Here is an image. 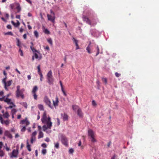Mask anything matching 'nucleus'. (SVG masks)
Segmentation results:
<instances>
[{
	"label": "nucleus",
	"mask_w": 159,
	"mask_h": 159,
	"mask_svg": "<svg viewBox=\"0 0 159 159\" xmlns=\"http://www.w3.org/2000/svg\"><path fill=\"white\" fill-rule=\"evenodd\" d=\"M9 116L10 115L7 111H6L2 115V116H3L4 118H8Z\"/></svg>",
	"instance_id": "aec40b11"
},
{
	"label": "nucleus",
	"mask_w": 159,
	"mask_h": 159,
	"mask_svg": "<svg viewBox=\"0 0 159 159\" xmlns=\"http://www.w3.org/2000/svg\"><path fill=\"white\" fill-rule=\"evenodd\" d=\"M23 30H24L22 28H21L20 29V33H22L23 32Z\"/></svg>",
	"instance_id": "774afa93"
},
{
	"label": "nucleus",
	"mask_w": 159,
	"mask_h": 159,
	"mask_svg": "<svg viewBox=\"0 0 159 159\" xmlns=\"http://www.w3.org/2000/svg\"><path fill=\"white\" fill-rule=\"evenodd\" d=\"M3 133V130L2 128L1 127L0 128V135H2Z\"/></svg>",
	"instance_id": "680f3d73"
},
{
	"label": "nucleus",
	"mask_w": 159,
	"mask_h": 159,
	"mask_svg": "<svg viewBox=\"0 0 159 159\" xmlns=\"http://www.w3.org/2000/svg\"><path fill=\"white\" fill-rule=\"evenodd\" d=\"M41 146L44 148H45L47 147V145L45 143L42 144Z\"/></svg>",
	"instance_id": "13d9d810"
},
{
	"label": "nucleus",
	"mask_w": 159,
	"mask_h": 159,
	"mask_svg": "<svg viewBox=\"0 0 159 159\" xmlns=\"http://www.w3.org/2000/svg\"><path fill=\"white\" fill-rule=\"evenodd\" d=\"M74 151V150L72 148H71L69 150V152L70 154H72Z\"/></svg>",
	"instance_id": "e433bc0d"
},
{
	"label": "nucleus",
	"mask_w": 159,
	"mask_h": 159,
	"mask_svg": "<svg viewBox=\"0 0 159 159\" xmlns=\"http://www.w3.org/2000/svg\"><path fill=\"white\" fill-rule=\"evenodd\" d=\"M16 111V109H12L11 111V112L12 114H13V115L15 114Z\"/></svg>",
	"instance_id": "58836bf2"
},
{
	"label": "nucleus",
	"mask_w": 159,
	"mask_h": 159,
	"mask_svg": "<svg viewBox=\"0 0 159 159\" xmlns=\"http://www.w3.org/2000/svg\"><path fill=\"white\" fill-rule=\"evenodd\" d=\"M5 97L4 96L2 98H0V101H4V100H5Z\"/></svg>",
	"instance_id": "052dcab7"
},
{
	"label": "nucleus",
	"mask_w": 159,
	"mask_h": 159,
	"mask_svg": "<svg viewBox=\"0 0 159 159\" xmlns=\"http://www.w3.org/2000/svg\"><path fill=\"white\" fill-rule=\"evenodd\" d=\"M57 124L58 125H60V122L59 119L58 118H57Z\"/></svg>",
	"instance_id": "603ef678"
},
{
	"label": "nucleus",
	"mask_w": 159,
	"mask_h": 159,
	"mask_svg": "<svg viewBox=\"0 0 159 159\" xmlns=\"http://www.w3.org/2000/svg\"><path fill=\"white\" fill-rule=\"evenodd\" d=\"M44 124H46L47 126H48V129H51L52 125V123L51 121V118L48 117V120Z\"/></svg>",
	"instance_id": "0eeeda50"
},
{
	"label": "nucleus",
	"mask_w": 159,
	"mask_h": 159,
	"mask_svg": "<svg viewBox=\"0 0 159 159\" xmlns=\"http://www.w3.org/2000/svg\"><path fill=\"white\" fill-rule=\"evenodd\" d=\"M83 19L84 21H85L88 24H89L90 25H91V23L90 20L86 16H83Z\"/></svg>",
	"instance_id": "1a4fd4ad"
},
{
	"label": "nucleus",
	"mask_w": 159,
	"mask_h": 159,
	"mask_svg": "<svg viewBox=\"0 0 159 159\" xmlns=\"http://www.w3.org/2000/svg\"><path fill=\"white\" fill-rule=\"evenodd\" d=\"M88 135L91 138V142L93 143L96 142V140L95 138V133L91 129H89L88 131Z\"/></svg>",
	"instance_id": "f03ea898"
},
{
	"label": "nucleus",
	"mask_w": 159,
	"mask_h": 159,
	"mask_svg": "<svg viewBox=\"0 0 159 159\" xmlns=\"http://www.w3.org/2000/svg\"><path fill=\"white\" fill-rule=\"evenodd\" d=\"M48 117L47 116V114L46 111H44L43 113L42 117L41 119V121L43 123H45L48 120Z\"/></svg>",
	"instance_id": "423d86ee"
},
{
	"label": "nucleus",
	"mask_w": 159,
	"mask_h": 159,
	"mask_svg": "<svg viewBox=\"0 0 159 159\" xmlns=\"http://www.w3.org/2000/svg\"><path fill=\"white\" fill-rule=\"evenodd\" d=\"M4 102L7 103L8 104L12 105H13L14 107H16V105L13 103L11 101V99L6 98L5 100H4Z\"/></svg>",
	"instance_id": "9d476101"
},
{
	"label": "nucleus",
	"mask_w": 159,
	"mask_h": 159,
	"mask_svg": "<svg viewBox=\"0 0 159 159\" xmlns=\"http://www.w3.org/2000/svg\"><path fill=\"white\" fill-rule=\"evenodd\" d=\"M47 16L49 20L51 21L52 22H54L55 18V16L48 14H47Z\"/></svg>",
	"instance_id": "6e6552de"
},
{
	"label": "nucleus",
	"mask_w": 159,
	"mask_h": 159,
	"mask_svg": "<svg viewBox=\"0 0 159 159\" xmlns=\"http://www.w3.org/2000/svg\"><path fill=\"white\" fill-rule=\"evenodd\" d=\"M37 69L38 70V73L39 74V73H41V70H40V65H39L37 67Z\"/></svg>",
	"instance_id": "4c0bfd02"
},
{
	"label": "nucleus",
	"mask_w": 159,
	"mask_h": 159,
	"mask_svg": "<svg viewBox=\"0 0 159 159\" xmlns=\"http://www.w3.org/2000/svg\"><path fill=\"white\" fill-rule=\"evenodd\" d=\"M92 104L93 106H97V104L94 100H93L92 101Z\"/></svg>",
	"instance_id": "3c124183"
},
{
	"label": "nucleus",
	"mask_w": 159,
	"mask_h": 159,
	"mask_svg": "<svg viewBox=\"0 0 159 159\" xmlns=\"http://www.w3.org/2000/svg\"><path fill=\"white\" fill-rule=\"evenodd\" d=\"M42 152L43 155H45L46 153V149H43Z\"/></svg>",
	"instance_id": "8fccbe9b"
},
{
	"label": "nucleus",
	"mask_w": 159,
	"mask_h": 159,
	"mask_svg": "<svg viewBox=\"0 0 159 159\" xmlns=\"http://www.w3.org/2000/svg\"><path fill=\"white\" fill-rule=\"evenodd\" d=\"M34 34L35 36L38 38L39 37V35L38 31L36 30H35L34 32Z\"/></svg>",
	"instance_id": "c85d7f7f"
},
{
	"label": "nucleus",
	"mask_w": 159,
	"mask_h": 159,
	"mask_svg": "<svg viewBox=\"0 0 159 159\" xmlns=\"http://www.w3.org/2000/svg\"><path fill=\"white\" fill-rule=\"evenodd\" d=\"M19 52L20 53V55L21 56H23V52L22 50L20 48L19 49Z\"/></svg>",
	"instance_id": "473e14b6"
},
{
	"label": "nucleus",
	"mask_w": 159,
	"mask_h": 159,
	"mask_svg": "<svg viewBox=\"0 0 159 159\" xmlns=\"http://www.w3.org/2000/svg\"><path fill=\"white\" fill-rule=\"evenodd\" d=\"M48 82L49 84H53L54 79L52 76L51 77L47 78Z\"/></svg>",
	"instance_id": "ddd939ff"
},
{
	"label": "nucleus",
	"mask_w": 159,
	"mask_h": 159,
	"mask_svg": "<svg viewBox=\"0 0 159 159\" xmlns=\"http://www.w3.org/2000/svg\"><path fill=\"white\" fill-rule=\"evenodd\" d=\"M40 112L39 111L38 112V115L37 116V120H39L40 119Z\"/></svg>",
	"instance_id": "69168bd1"
},
{
	"label": "nucleus",
	"mask_w": 159,
	"mask_h": 159,
	"mask_svg": "<svg viewBox=\"0 0 159 159\" xmlns=\"http://www.w3.org/2000/svg\"><path fill=\"white\" fill-rule=\"evenodd\" d=\"M91 44V43L90 42L89 44L86 48V49L88 52L89 54H91L92 52L91 51V46H90Z\"/></svg>",
	"instance_id": "4468645a"
},
{
	"label": "nucleus",
	"mask_w": 159,
	"mask_h": 159,
	"mask_svg": "<svg viewBox=\"0 0 159 159\" xmlns=\"http://www.w3.org/2000/svg\"><path fill=\"white\" fill-rule=\"evenodd\" d=\"M16 8L18 12H19L21 10V8L20 5H18V6H17Z\"/></svg>",
	"instance_id": "c03bdc74"
},
{
	"label": "nucleus",
	"mask_w": 159,
	"mask_h": 159,
	"mask_svg": "<svg viewBox=\"0 0 159 159\" xmlns=\"http://www.w3.org/2000/svg\"><path fill=\"white\" fill-rule=\"evenodd\" d=\"M73 39L74 40V42L75 43L76 46H77L78 44V41L76 39H75L74 38H73Z\"/></svg>",
	"instance_id": "79ce46f5"
},
{
	"label": "nucleus",
	"mask_w": 159,
	"mask_h": 159,
	"mask_svg": "<svg viewBox=\"0 0 159 159\" xmlns=\"http://www.w3.org/2000/svg\"><path fill=\"white\" fill-rule=\"evenodd\" d=\"M43 134L41 131H40L39 133V134L38 136V139H40L43 138Z\"/></svg>",
	"instance_id": "5701e85b"
},
{
	"label": "nucleus",
	"mask_w": 159,
	"mask_h": 159,
	"mask_svg": "<svg viewBox=\"0 0 159 159\" xmlns=\"http://www.w3.org/2000/svg\"><path fill=\"white\" fill-rule=\"evenodd\" d=\"M102 81L104 82L105 84H107V80L106 78H102Z\"/></svg>",
	"instance_id": "de8ad7c7"
},
{
	"label": "nucleus",
	"mask_w": 159,
	"mask_h": 159,
	"mask_svg": "<svg viewBox=\"0 0 159 159\" xmlns=\"http://www.w3.org/2000/svg\"><path fill=\"white\" fill-rule=\"evenodd\" d=\"M43 101L51 108L52 109L53 108V106L51 104V102L47 96H46L44 97L43 99Z\"/></svg>",
	"instance_id": "7ed1b4c3"
},
{
	"label": "nucleus",
	"mask_w": 159,
	"mask_h": 159,
	"mask_svg": "<svg viewBox=\"0 0 159 159\" xmlns=\"http://www.w3.org/2000/svg\"><path fill=\"white\" fill-rule=\"evenodd\" d=\"M16 21H17V22L16 23H15L13 21H11V23H12V24L13 25H14L15 27H18L20 25V22H19V21L18 20H17Z\"/></svg>",
	"instance_id": "dca6fc26"
},
{
	"label": "nucleus",
	"mask_w": 159,
	"mask_h": 159,
	"mask_svg": "<svg viewBox=\"0 0 159 159\" xmlns=\"http://www.w3.org/2000/svg\"><path fill=\"white\" fill-rule=\"evenodd\" d=\"M4 135L9 138L11 139L12 138V136L11 134L7 130H6L5 131Z\"/></svg>",
	"instance_id": "f8f14e48"
},
{
	"label": "nucleus",
	"mask_w": 159,
	"mask_h": 159,
	"mask_svg": "<svg viewBox=\"0 0 159 159\" xmlns=\"http://www.w3.org/2000/svg\"><path fill=\"white\" fill-rule=\"evenodd\" d=\"M55 147L57 149H58L59 148V143L58 142H57L55 144Z\"/></svg>",
	"instance_id": "37998d69"
},
{
	"label": "nucleus",
	"mask_w": 159,
	"mask_h": 159,
	"mask_svg": "<svg viewBox=\"0 0 159 159\" xmlns=\"http://www.w3.org/2000/svg\"><path fill=\"white\" fill-rule=\"evenodd\" d=\"M7 28L9 29H11V26L10 25H8L7 26Z\"/></svg>",
	"instance_id": "e2e57ef3"
},
{
	"label": "nucleus",
	"mask_w": 159,
	"mask_h": 159,
	"mask_svg": "<svg viewBox=\"0 0 159 159\" xmlns=\"http://www.w3.org/2000/svg\"><path fill=\"white\" fill-rule=\"evenodd\" d=\"M48 42L51 45H52V41L51 38L48 39H47Z\"/></svg>",
	"instance_id": "c9c22d12"
},
{
	"label": "nucleus",
	"mask_w": 159,
	"mask_h": 159,
	"mask_svg": "<svg viewBox=\"0 0 159 159\" xmlns=\"http://www.w3.org/2000/svg\"><path fill=\"white\" fill-rule=\"evenodd\" d=\"M38 108L40 110H43L44 109L43 106L42 105L39 104L38 106Z\"/></svg>",
	"instance_id": "bb28decb"
},
{
	"label": "nucleus",
	"mask_w": 159,
	"mask_h": 159,
	"mask_svg": "<svg viewBox=\"0 0 159 159\" xmlns=\"http://www.w3.org/2000/svg\"><path fill=\"white\" fill-rule=\"evenodd\" d=\"M31 44V45L30 46V48L32 51L33 52H38V51L36 49H35L33 47L34 46V44L32 42H31L30 43Z\"/></svg>",
	"instance_id": "f3484780"
},
{
	"label": "nucleus",
	"mask_w": 159,
	"mask_h": 159,
	"mask_svg": "<svg viewBox=\"0 0 159 159\" xmlns=\"http://www.w3.org/2000/svg\"><path fill=\"white\" fill-rule=\"evenodd\" d=\"M26 126H27L30 124V122L27 120V118H26V120L25 122V123Z\"/></svg>",
	"instance_id": "5fc2aeb1"
},
{
	"label": "nucleus",
	"mask_w": 159,
	"mask_h": 159,
	"mask_svg": "<svg viewBox=\"0 0 159 159\" xmlns=\"http://www.w3.org/2000/svg\"><path fill=\"white\" fill-rule=\"evenodd\" d=\"M20 86L18 85L16 86L17 90L16 91V96L17 98L21 97L22 99H23L25 97L23 93L25 89L23 88L20 89Z\"/></svg>",
	"instance_id": "f257e3e1"
},
{
	"label": "nucleus",
	"mask_w": 159,
	"mask_h": 159,
	"mask_svg": "<svg viewBox=\"0 0 159 159\" xmlns=\"http://www.w3.org/2000/svg\"><path fill=\"white\" fill-rule=\"evenodd\" d=\"M26 148L29 152H30L31 151V149L30 148V145L29 144L28 140H27L26 141Z\"/></svg>",
	"instance_id": "412c9836"
},
{
	"label": "nucleus",
	"mask_w": 159,
	"mask_h": 159,
	"mask_svg": "<svg viewBox=\"0 0 159 159\" xmlns=\"http://www.w3.org/2000/svg\"><path fill=\"white\" fill-rule=\"evenodd\" d=\"M4 153L3 150H0V157H2L4 156Z\"/></svg>",
	"instance_id": "2f4dec72"
},
{
	"label": "nucleus",
	"mask_w": 159,
	"mask_h": 159,
	"mask_svg": "<svg viewBox=\"0 0 159 159\" xmlns=\"http://www.w3.org/2000/svg\"><path fill=\"white\" fill-rule=\"evenodd\" d=\"M61 141L62 143L66 146H68V140L67 138L63 135L61 136Z\"/></svg>",
	"instance_id": "20e7f679"
},
{
	"label": "nucleus",
	"mask_w": 159,
	"mask_h": 159,
	"mask_svg": "<svg viewBox=\"0 0 159 159\" xmlns=\"http://www.w3.org/2000/svg\"><path fill=\"white\" fill-rule=\"evenodd\" d=\"M96 50H97V53L96 55V56H97L98 54L100 52V49L99 48L98 45L97 46L96 48Z\"/></svg>",
	"instance_id": "393cba45"
},
{
	"label": "nucleus",
	"mask_w": 159,
	"mask_h": 159,
	"mask_svg": "<svg viewBox=\"0 0 159 159\" xmlns=\"http://www.w3.org/2000/svg\"><path fill=\"white\" fill-rule=\"evenodd\" d=\"M40 76V80L41 81H42V79L43 78V75L42 73H39V74Z\"/></svg>",
	"instance_id": "a18cd8bd"
},
{
	"label": "nucleus",
	"mask_w": 159,
	"mask_h": 159,
	"mask_svg": "<svg viewBox=\"0 0 159 159\" xmlns=\"http://www.w3.org/2000/svg\"><path fill=\"white\" fill-rule=\"evenodd\" d=\"M0 121L2 124H5L6 125H8L10 124V120H4L2 117V115L0 114Z\"/></svg>",
	"instance_id": "39448f33"
},
{
	"label": "nucleus",
	"mask_w": 159,
	"mask_h": 159,
	"mask_svg": "<svg viewBox=\"0 0 159 159\" xmlns=\"http://www.w3.org/2000/svg\"><path fill=\"white\" fill-rule=\"evenodd\" d=\"M17 151L15 149H14L12 151V155L11 156V157H16L17 156Z\"/></svg>",
	"instance_id": "6ab92c4d"
},
{
	"label": "nucleus",
	"mask_w": 159,
	"mask_h": 159,
	"mask_svg": "<svg viewBox=\"0 0 159 159\" xmlns=\"http://www.w3.org/2000/svg\"><path fill=\"white\" fill-rule=\"evenodd\" d=\"M37 132L36 131H34V132H33L32 133L31 135H32L33 136H35L37 134Z\"/></svg>",
	"instance_id": "4d7b16f0"
},
{
	"label": "nucleus",
	"mask_w": 159,
	"mask_h": 159,
	"mask_svg": "<svg viewBox=\"0 0 159 159\" xmlns=\"http://www.w3.org/2000/svg\"><path fill=\"white\" fill-rule=\"evenodd\" d=\"M12 82V80H10L5 83V84H4L5 88L6 90H8V89L7 88V86H10L11 85Z\"/></svg>",
	"instance_id": "9b49d317"
},
{
	"label": "nucleus",
	"mask_w": 159,
	"mask_h": 159,
	"mask_svg": "<svg viewBox=\"0 0 159 159\" xmlns=\"http://www.w3.org/2000/svg\"><path fill=\"white\" fill-rule=\"evenodd\" d=\"M63 120L64 121L67 120L68 119V116L67 114H65L64 115L63 117Z\"/></svg>",
	"instance_id": "c756f323"
},
{
	"label": "nucleus",
	"mask_w": 159,
	"mask_h": 159,
	"mask_svg": "<svg viewBox=\"0 0 159 159\" xmlns=\"http://www.w3.org/2000/svg\"><path fill=\"white\" fill-rule=\"evenodd\" d=\"M38 90V88L37 86H35L34 87L32 91V93H36Z\"/></svg>",
	"instance_id": "4be33fe9"
},
{
	"label": "nucleus",
	"mask_w": 159,
	"mask_h": 159,
	"mask_svg": "<svg viewBox=\"0 0 159 159\" xmlns=\"http://www.w3.org/2000/svg\"><path fill=\"white\" fill-rule=\"evenodd\" d=\"M115 76L117 77H119V76H120V75H121L120 74L118 73L117 72H116L115 73Z\"/></svg>",
	"instance_id": "09e8293b"
},
{
	"label": "nucleus",
	"mask_w": 159,
	"mask_h": 159,
	"mask_svg": "<svg viewBox=\"0 0 159 159\" xmlns=\"http://www.w3.org/2000/svg\"><path fill=\"white\" fill-rule=\"evenodd\" d=\"M26 120V118L24 120H22L21 121L20 123L22 124H24L25 123V122Z\"/></svg>",
	"instance_id": "49530a36"
},
{
	"label": "nucleus",
	"mask_w": 159,
	"mask_h": 159,
	"mask_svg": "<svg viewBox=\"0 0 159 159\" xmlns=\"http://www.w3.org/2000/svg\"><path fill=\"white\" fill-rule=\"evenodd\" d=\"M21 43L19 39H17V45L19 47H21Z\"/></svg>",
	"instance_id": "a19ab883"
},
{
	"label": "nucleus",
	"mask_w": 159,
	"mask_h": 159,
	"mask_svg": "<svg viewBox=\"0 0 159 159\" xmlns=\"http://www.w3.org/2000/svg\"><path fill=\"white\" fill-rule=\"evenodd\" d=\"M3 145V143L2 142H0V150H1V148H2V146Z\"/></svg>",
	"instance_id": "864d4df0"
},
{
	"label": "nucleus",
	"mask_w": 159,
	"mask_h": 159,
	"mask_svg": "<svg viewBox=\"0 0 159 159\" xmlns=\"http://www.w3.org/2000/svg\"><path fill=\"white\" fill-rule=\"evenodd\" d=\"M4 34L5 35H10L11 36H13V34L11 32H9L7 33H4Z\"/></svg>",
	"instance_id": "7c9ffc66"
},
{
	"label": "nucleus",
	"mask_w": 159,
	"mask_h": 159,
	"mask_svg": "<svg viewBox=\"0 0 159 159\" xmlns=\"http://www.w3.org/2000/svg\"><path fill=\"white\" fill-rule=\"evenodd\" d=\"M23 37L24 39H26L27 37V35L26 34H25L23 35Z\"/></svg>",
	"instance_id": "338daca9"
},
{
	"label": "nucleus",
	"mask_w": 159,
	"mask_h": 159,
	"mask_svg": "<svg viewBox=\"0 0 159 159\" xmlns=\"http://www.w3.org/2000/svg\"><path fill=\"white\" fill-rule=\"evenodd\" d=\"M32 94L33 95L34 99H35V100H37V95L36 93H32Z\"/></svg>",
	"instance_id": "ea45409f"
},
{
	"label": "nucleus",
	"mask_w": 159,
	"mask_h": 159,
	"mask_svg": "<svg viewBox=\"0 0 159 159\" xmlns=\"http://www.w3.org/2000/svg\"><path fill=\"white\" fill-rule=\"evenodd\" d=\"M72 108L74 110L76 111V109H78L79 108L78 106L76 105H74L72 106Z\"/></svg>",
	"instance_id": "a878e982"
},
{
	"label": "nucleus",
	"mask_w": 159,
	"mask_h": 159,
	"mask_svg": "<svg viewBox=\"0 0 159 159\" xmlns=\"http://www.w3.org/2000/svg\"><path fill=\"white\" fill-rule=\"evenodd\" d=\"M56 100L55 101H54L53 100H52L53 105L55 107L58 106V103L59 102L58 99L57 97H56Z\"/></svg>",
	"instance_id": "2eb2a0df"
},
{
	"label": "nucleus",
	"mask_w": 159,
	"mask_h": 159,
	"mask_svg": "<svg viewBox=\"0 0 159 159\" xmlns=\"http://www.w3.org/2000/svg\"><path fill=\"white\" fill-rule=\"evenodd\" d=\"M26 130V127L23 126L22 128L21 129V131L22 132H25Z\"/></svg>",
	"instance_id": "6e6d98bb"
},
{
	"label": "nucleus",
	"mask_w": 159,
	"mask_h": 159,
	"mask_svg": "<svg viewBox=\"0 0 159 159\" xmlns=\"http://www.w3.org/2000/svg\"><path fill=\"white\" fill-rule=\"evenodd\" d=\"M34 56L36 59H38L39 58V60H40L42 58L41 57H39L37 54L36 53H34Z\"/></svg>",
	"instance_id": "cd10ccee"
},
{
	"label": "nucleus",
	"mask_w": 159,
	"mask_h": 159,
	"mask_svg": "<svg viewBox=\"0 0 159 159\" xmlns=\"http://www.w3.org/2000/svg\"><path fill=\"white\" fill-rule=\"evenodd\" d=\"M77 114L80 117L83 116V113L80 108H79L77 110Z\"/></svg>",
	"instance_id": "a211bd4d"
},
{
	"label": "nucleus",
	"mask_w": 159,
	"mask_h": 159,
	"mask_svg": "<svg viewBox=\"0 0 159 159\" xmlns=\"http://www.w3.org/2000/svg\"><path fill=\"white\" fill-rule=\"evenodd\" d=\"M50 13H51V15H53L54 16H55V14L53 12V11H52V10H50Z\"/></svg>",
	"instance_id": "bf43d9fd"
},
{
	"label": "nucleus",
	"mask_w": 159,
	"mask_h": 159,
	"mask_svg": "<svg viewBox=\"0 0 159 159\" xmlns=\"http://www.w3.org/2000/svg\"><path fill=\"white\" fill-rule=\"evenodd\" d=\"M31 139L34 140H36V137L35 136H33L31 135Z\"/></svg>",
	"instance_id": "0e129e2a"
},
{
	"label": "nucleus",
	"mask_w": 159,
	"mask_h": 159,
	"mask_svg": "<svg viewBox=\"0 0 159 159\" xmlns=\"http://www.w3.org/2000/svg\"><path fill=\"white\" fill-rule=\"evenodd\" d=\"M42 128L43 129V131H45L48 129V126L45 125H43V126Z\"/></svg>",
	"instance_id": "f704fd0d"
},
{
	"label": "nucleus",
	"mask_w": 159,
	"mask_h": 159,
	"mask_svg": "<svg viewBox=\"0 0 159 159\" xmlns=\"http://www.w3.org/2000/svg\"><path fill=\"white\" fill-rule=\"evenodd\" d=\"M44 32L46 34H49L50 33L49 31L47 29H46L44 31Z\"/></svg>",
	"instance_id": "72a5a7b5"
},
{
	"label": "nucleus",
	"mask_w": 159,
	"mask_h": 159,
	"mask_svg": "<svg viewBox=\"0 0 159 159\" xmlns=\"http://www.w3.org/2000/svg\"><path fill=\"white\" fill-rule=\"evenodd\" d=\"M52 71L51 70H50L48 71V72L47 75V78H48L49 77H51L52 76Z\"/></svg>",
	"instance_id": "b1692460"
}]
</instances>
